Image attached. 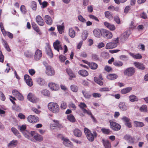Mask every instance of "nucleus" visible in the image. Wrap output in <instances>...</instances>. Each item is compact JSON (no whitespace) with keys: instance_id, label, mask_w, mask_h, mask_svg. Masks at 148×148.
<instances>
[{"instance_id":"nucleus-1","label":"nucleus","mask_w":148,"mask_h":148,"mask_svg":"<svg viewBox=\"0 0 148 148\" xmlns=\"http://www.w3.org/2000/svg\"><path fill=\"white\" fill-rule=\"evenodd\" d=\"M49 110L53 113L57 114L60 111V107L56 103L50 102L48 104Z\"/></svg>"},{"instance_id":"nucleus-2","label":"nucleus","mask_w":148,"mask_h":148,"mask_svg":"<svg viewBox=\"0 0 148 148\" xmlns=\"http://www.w3.org/2000/svg\"><path fill=\"white\" fill-rule=\"evenodd\" d=\"M78 106L81 108L84 113L87 114L89 115H90L91 118L94 121L95 119L92 114L91 112L89 110H86L85 108L87 106L84 103L80 102L78 105Z\"/></svg>"},{"instance_id":"nucleus-3","label":"nucleus","mask_w":148,"mask_h":148,"mask_svg":"<svg viewBox=\"0 0 148 148\" xmlns=\"http://www.w3.org/2000/svg\"><path fill=\"white\" fill-rule=\"evenodd\" d=\"M119 42L118 38L112 40V42H108L106 44V49H110L115 48L117 46Z\"/></svg>"},{"instance_id":"nucleus-4","label":"nucleus","mask_w":148,"mask_h":148,"mask_svg":"<svg viewBox=\"0 0 148 148\" xmlns=\"http://www.w3.org/2000/svg\"><path fill=\"white\" fill-rule=\"evenodd\" d=\"M135 72V69L132 67L128 68L124 71V73L125 75L128 76L133 75Z\"/></svg>"},{"instance_id":"nucleus-5","label":"nucleus","mask_w":148,"mask_h":148,"mask_svg":"<svg viewBox=\"0 0 148 148\" xmlns=\"http://www.w3.org/2000/svg\"><path fill=\"white\" fill-rule=\"evenodd\" d=\"M31 135L33 137L36 141L40 142L42 141L43 139L42 136L36 133L34 131H31Z\"/></svg>"},{"instance_id":"nucleus-6","label":"nucleus","mask_w":148,"mask_h":148,"mask_svg":"<svg viewBox=\"0 0 148 148\" xmlns=\"http://www.w3.org/2000/svg\"><path fill=\"white\" fill-rule=\"evenodd\" d=\"M102 33L103 36L107 39H111L112 37V33L106 29L102 30Z\"/></svg>"},{"instance_id":"nucleus-7","label":"nucleus","mask_w":148,"mask_h":148,"mask_svg":"<svg viewBox=\"0 0 148 148\" xmlns=\"http://www.w3.org/2000/svg\"><path fill=\"white\" fill-rule=\"evenodd\" d=\"M110 127L113 130L118 131L121 128V126L119 124L114 122H110Z\"/></svg>"},{"instance_id":"nucleus-8","label":"nucleus","mask_w":148,"mask_h":148,"mask_svg":"<svg viewBox=\"0 0 148 148\" xmlns=\"http://www.w3.org/2000/svg\"><path fill=\"white\" fill-rule=\"evenodd\" d=\"M28 121L32 123H34L38 121V118L34 115H30L27 118Z\"/></svg>"},{"instance_id":"nucleus-9","label":"nucleus","mask_w":148,"mask_h":148,"mask_svg":"<svg viewBox=\"0 0 148 148\" xmlns=\"http://www.w3.org/2000/svg\"><path fill=\"white\" fill-rule=\"evenodd\" d=\"M25 81L29 86L31 87L33 85V82L31 77L28 75H25L24 76Z\"/></svg>"},{"instance_id":"nucleus-10","label":"nucleus","mask_w":148,"mask_h":148,"mask_svg":"<svg viewBox=\"0 0 148 148\" xmlns=\"http://www.w3.org/2000/svg\"><path fill=\"white\" fill-rule=\"evenodd\" d=\"M46 73L49 76H51L55 74V72L53 68L50 66L46 67Z\"/></svg>"},{"instance_id":"nucleus-11","label":"nucleus","mask_w":148,"mask_h":148,"mask_svg":"<svg viewBox=\"0 0 148 148\" xmlns=\"http://www.w3.org/2000/svg\"><path fill=\"white\" fill-rule=\"evenodd\" d=\"M62 140L63 141V144L66 147H72L73 145L71 141L67 138L62 137Z\"/></svg>"},{"instance_id":"nucleus-12","label":"nucleus","mask_w":148,"mask_h":148,"mask_svg":"<svg viewBox=\"0 0 148 148\" xmlns=\"http://www.w3.org/2000/svg\"><path fill=\"white\" fill-rule=\"evenodd\" d=\"M42 53L41 50L37 49L36 51L34 56V59L36 61L38 60L41 58Z\"/></svg>"},{"instance_id":"nucleus-13","label":"nucleus","mask_w":148,"mask_h":148,"mask_svg":"<svg viewBox=\"0 0 148 148\" xmlns=\"http://www.w3.org/2000/svg\"><path fill=\"white\" fill-rule=\"evenodd\" d=\"M36 20L37 23L40 26H43L45 24L43 19L40 15H38L36 16Z\"/></svg>"},{"instance_id":"nucleus-14","label":"nucleus","mask_w":148,"mask_h":148,"mask_svg":"<svg viewBox=\"0 0 148 148\" xmlns=\"http://www.w3.org/2000/svg\"><path fill=\"white\" fill-rule=\"evenodd\" d=\"M48 86L51 90L55 91L58 90L60 88L58 85L53 82L49 83Z\"/></svg>"},{"instance_id":"nucleus-15","label":"nucleus","mask_w":148,"mask_h":148,"mask_svg":"<svg viewBox=\"0 0 148 148\" xmlns=\"http://www.w3.org/2000/svg\"><path fill=\"white\" fill-rule=\"evenodd\" d=\"M119 109L122 111H126L128 109V107L126 103L124 102H120L119 105Z\"/></svg>"},{"instance_id":"nucleus-16","label":"nucleus","mask_w":148,"mask_h":148,"mask_svg":"<svg viewBox=\"0 0 148 148\" xmlns=\"http://www.w3.org/2000/svg\"><path fill=\"white\" fill-rule=\"evenodd\" d=\"M27 98L29 100L33 103H36L37 101L36 97L32 93H29L28 95Z\"/></svg>"},{"instance_id":"nucleus-17","label":"nucleus","mask_w":148,"mask_h":148,"mask_svg":"<svg viewBox=\"0 0 148 148\" xmlns=\"http://www.w3.org/2000/svg\"><path fill=\"white\" fill-rule=\"evenodd\" d=\"M53 46L55 49L58 52L59 50H62V47L60 44V42L58 40H56L53 43Z\"/></svg>"},{"instance_id":"nucleus-18","label":"nucleus","mask_w":148,"mask_h":148,"mask_svg":"<svg viewBox=\"0 0 148 148\" xmlns=\"http://www.w3.org/2000/svg\"><path fill=\"white\" fill-rule=\"evenodd\" d=\"M66 71L67 74L69 76V79H71L73 78H75L76 76L75 73L72 70L69 68H67L66 69Z\"/></svg>"},{"instance_id":"nucleus-19","label":"nucleus","mask_w":148,"mask_h":148,"mask_svg":"<svg viewBox=\"0 0 148 148\" xmlns=\"http://www.w3.org/2000/svg\"><path fill=\"white\" fill-rule=\"evenodd\" d=\"M97 136V134L95 132H94L93 134L92 133H90L88 135H86V137L88 140L91 142L93 141L95 137Z\"/></svg>"},{"instance_id":"nucleus-20","label":"nucleus","mask_w":148,"mask_h":148,"mask_svg":"<svg viewBox=\"0 0 148 148\" xmlns=\"http://www.w3.org/2000/svg\"><path fill=\"white\" fill-rule=\"evenodd\" d=\"M44 20L46 23L49 25H51L53 23L51 18L48 15H46L44 16Z\"/></svg>"},{"instance_id":"nucleus-21","label":"nucleus","mask_w":148,"mask_h":148,"mask_svg":"<svg viewBox=\"0 0 148 148\" xmlns=\"http://www.w3.org/2000/svg\"><path fill=\"white\" fill-rule=\"evenodd\" d=\"M104 25L111 31H114L115 29V26L107 22L104 23Z\"/></svg>"},{"instance_id":"nucleus-22","label":"nucleus","mask_w":148,"mask_h":148,"mask_svg":"<svg viewBox=\"0 0 148 148\" xmlns=\"http://www.w3.org/2000/svg\"><path fill=\"white\" fill-rule=\"evenodd\" d=\"M134 64L136 68L139 69L143 70L145 68L144 65L142 63L138 62H134Z\"/></svg>"},{"instance_id":"nucleus-23","label":"nucleus","mask_w":148,"mask_h":148,"mask_svg":"<svg viewBox=\"0 0 148 148\" xmlns=\"http://www.w3.org/2000/svg\"><path fill=\"white\" fill-rule=\"evenodd\" d=\"M102 141L105 148H111V144L108 140L107 139H102Z\"/></svg>"},{"instance_id":"nucleus-24","label":"nucleus","mask_w":148,"mask_h":148,"mask_svg":"<svg viewBox=\"0 0 148 148\" xmlns=\"http://www.w3.org/2000/svg\"><path fill=\"white\" fill-rule=\"evenodd\" d=\"M118 77V75L115 73L109 74L107 75L106 77L108 79L111 80H114L117 79Z\"/></svg>"},{"instance_id":"nucleus-25","label":"nucleus","mask_w":148,"mask_h":148,"mask_svg":"<svg viewBox=\"0 0 148 148\" xmlns=\"http://www.w3.org/2000/svg\"><path fill=\"white\" fill-rule=\"evenodd\" d=\"M58 30L60 34H62L64 32V23H63L62 25H57Z\"/></svg>"},{"instance_id":"nucleus-26","label":"nucleus","mask_w":148,"mask_h":148,"mask_svg":"<svg viewBox=\"0 0 148 148\" xmlns=\"http://www.w3.org/2000/svg\"><path fill=\"white\" fill-rule=\"evenodd\" d=\"M132 90L131 87H127L122 89L121 93L122 94H125L130 92Z\"/></svg>"},{"instance_id":"nucleus-27","label":"nucleus","mask_w":148,"mask_h":148,"mask_svg":"<svg viewBox=\"0 0 148 148\" xmlns=\"http://www.w3.org/2000/svg\"><path fill=\"white\" fill-rule=\"evenodd\" d=\"M101 32H102V30L101 31L98 29H95L93 31L94 36L95 37L98 38L100 37L101 35Z\"/></svg>"},{"instance_id":"nucleus-28","label":"nucleus","mask_w":148,"mask_h":148,"mask_svg":"<svg viewBox=\"0 0 148 148\" xmlns=\"http://www.w3.org/2000/svg\"><path fill=\"white\" fill-rule=\"evenodd\" d=\"M73 133L75 136L78 137H80L82 136L81 131L78 129H75L73 131Z\"/></svg>"},{"instance_id":"nucleus-29","label":"nucleus","mask_w":148,"mask_h":148,"mask_svg":"<svg viewBox=\"0 0 148 148\" xmlns=\"http://www.w3.org/2000/svg\"><path fill=\"white\" fill-rule=\"evenodd\" d=\"M22 133L25 137L32 140L31 138L32 137L31 135V132L30 133L28 131L26 130Z\"/></svg>"},{"instance_id":"nucleus-30","label":"nucleus","mask_w":148,"mask_h":148,"mask_svg":"<svg viewBox=\"0 0 148 148\" xmlns=\"http://www.w3.org/2000/svg\"><path fill=\"white\" fill-rule=\"evenodd\" d=\"M134 126L137 127H141L144 125V124L142 122L134 121Z\"/></svg>"},{"instance_id":"nucleus-31","label":"nucleus","mask_w":148,"mask_h":148,"mask_svg":"<svg viewBox=\"0 0 148 148\" xmlns=\"http://www.w3.org/2000/svg\"><path fill=\"white\" fill-rule=\"evenodd\" d=\"M11 130L13 133L19 138H21V136L16 129L14 127L11 128Z\"/></svg>"},{"instance_id":"nucleus-32","label":"nucleus","mask_w":148,"mask_h":148,"mask_svg":"<svg viewBox=\"0 0 148 148\" xmlns=\"http://www.w3.org/2000/svg\"><path fill=\"white\" fill-rule=\"evenodd\" d=\"M78 73L79 75L83 77L86 76L88 74V72L84 70H81L79 71Z\"/></svg>"},{"instance_id":"nucleus-33","label":"nucleus","mask_w":148,"mask_h":148,"mask_svg":"<svg viewBox=\"0 0 148 148\" xmlns=\"http://www.w3.org/2000/svg\"><path fill=\"white\" fill-rule=\"evenodd\" d=\"M36 81L37 83L41 86H44L45 85V81L43 79L38 78L37 79Z\"/></svg>"},{"instance_id":"nucleus-34","label":"nucleus","mask_w":148,"mask_h":148,"mask_svg":"<svg viewBox=\"0 0 148 148\" xmlns=\"http://www.w3.org/2000/svg\"><path fill=\"white\" fill-rule=\"evenodd\" d=\"M129 100L131 102L137 101L138 100V99L137 97L134 95H130L129 97Z\"/></svg>"},{"instance_id":"nucleus-35","label":"nucleus","mask_w":148,"mask_h":148,"mask_svg":"<svg viewBox=\"0 0 148 148\" xmlns=\"http://www.w3.org/2000/svg\"><path fill=\"white\" fill-rule=\"evenodd\" d=\"M17 143V140H13L9 143L8 146L10 147H15L16 146Z\"/></svg>"},{"instance_id":"nucleus-36","label":"nucleus","mask_w":148,"mask_h":148,"mask_svg":"<svg viewBox=\"0 0 148 148\" xmlns=\"http://www.w3.org/2000/svg\"><path fill=\"white\" fill-rule=\"evenodd\" d=\"M129 54L133 58L137 59H141L142 57L141 55L139 53L135 54L133 53H130Z\"/></svg>"},{"instance_id":"nucleus-37","label":"nucleus","mask_w":148,"mask_h":148,"mask_svg":"<svg viewBox=\"0 0 148 148\" xmlns=\"http://www.w3.org/2000/svg\"><path fill=\"white\" fill-rule=\"evenodd\" d=\"M69 35L72 38H74L75 36V32L74 30L72 28H70L69 29Z\"/></svg>"},{"instance_id":"nucleus-38","label":"nucleus","mask_w":148,"mask_h":148,"mask_svg":"<svg viewBox=\"0 0 148 148\" xmlns=\"http://www.w3.org/2000/svg\"><path fill=\"white\" fill-rule=\"evenodd\" d=\"M41 94L44 96H49L50 95V92L49 90L44 89L43 90L40 91Z\"/></svg>"},{"instance_id":"nucleus-39","label":"nucleus","mask_w":148,"mask_h":148,"mask_svg":"<svg viewBox=\"0 0 148 148\" xmlns=\"http://www.w3.org/2000/svg\"><path fill=\"white\" fill-rule=\"evenodd\" d=\"M101 131L103 134L107 135L110 134L111 132L109 129H106L104 128H102L101 129Z\"/></svg>"},{"instance_id":"nucleus-40","label":"nucleus","mask_w":148,"mask_h":148,"mask_svg":"<svg viewBox=\"0 0 148 148\" xmlns=\"http://www.w3.org/2000/svg\"><path fill=\"white\" fill-rule=\"evenodd\" d=\"M89 66L91 69L93 70L96 69L98 67V65L94 62L90 63Z\"/></svg>"},{"instance_id":"nucleus-41","label":"nucleus","mask_w":148,"mask_h":148,"mask_svg":"<svg viewBox=\"0 0 148 148\" xmlns=\"http://www.w3.org/2000/svg\"><path fill=\"white\" fill-rule=\"evenodd\" d=\"M67 119L70 121L74 122L75 121V119L74 116L72 114H70L67 116Z\"/></svg>"},{"instance_id":"nucleus-42","label":"nucleus","mask_w":148,"mask_h":148,"mask_svg":"<svg viewBox=\"0 0 148 148\" xmlns=\"http://www.w3.org/2000/svg\"><path fill=\"white\" fill-rule=\"evenodd\" d=\"M31 8L33 10H36L37 9V4L35 1H32L31 4Z\"/></svg>"},{"instance_id":"nucleus-43","label":"nucleus","mask_w":148,"mask_h":148,"mask_svg":"<svg viewBox=\"0 0 148 148\" xmlns=\"http://www.w3.org/2000/svg\"><path fill=\"white\" fill-rule=\"evenodd\" d=\"M94 80L95 82L100 86H101L103 84V82L101 79H99L97 77H94Z\"/></svg>"},{"instance_id":"nucleus-44","label":"nucleus","mask_w":148,"mask_h":148,"mask_svg":"<svg viewBox=\"0 0 148 148\" xmlns=\"http://www.w3.org/2000/svg\"><path fill=\"white\" fill-rule=\"evenodd\" d=\"M113 64L116 66L120 67L123 65V62L120 61H115L113 63Z\"/></svg>"},{"instance_id":"nucleus-45","label":"nucleus","mask_w":148,"mask_h":148,"mask_svg":"<svg viewBox=\"0 0 148 148\" xmlns=\"http://www.w3.org/2000/svg\"><path fill=\"white\" fill-rule=\"evenodd\" d=\"M128 32L126 31L123 33L122 35V38L123 40L127 39L129 37V35L128 34Z\"/></svg>"},{"instance_id":"nucleus-46","label":"nucleus","mask_w":148,"mask_h":148,"mask_svg":"<svg viewBox=\"0 0 148 148\" xmlns=\"http://www.w3.org/2000/svg\"><path fill=\"white\" fill-rule=\"evenodd\" d=\"M88 36V33L87 31H85L82 33V38L83 40H85Z\"/></svg>"},{"instance_id":"nucleus-47","label":"nucleus","mask_w":148,"mask_h":148,"mask_svg":"<svg viewBox=\"0 0 148 148\" xmlns=\"http://www.w3.org/2000/svg\"><path fill=\"white\" fill-rule=\"evenodd\" d=\"M47 50V53L49 55L50 58H52L53 57V53L52 52L51 50L50 47L49 46L48 47Z\"/></svg>"},{"instance_id":"nucleus-48","label":"nucleus","mask_w":148,"mask_h":148,"mask_svg":"<svg viewBox=\"0 0 148 148\" xmlns=\"http://www.w3.org/2000/svg\"><path fill=\"white\" fill-rule=\"evenodd\" d=\"M111 88H109L108 87L101 88L99 89V91L101 92H108L110 90Z\"/></svg>"},{"instance_id":"nucleus-49","label":"nucleus","mask_w":148,"mask_h":148,"mask_svg":"<svg viewBox=\"0 0 148 148\" xmlns=\"http://www.w3.org/2000/svg\"><path fill=\"white\" fill-rule=\"evenodd\" d=\"M140 110L141 112H145L147 111V107L146 105H143L140 108Z\"/></svg>"},{"instance_id":"nucleus-50","label":"nucleus","mask_w":148,"mask_h":148,"mask_svg":"<svg viewBox=\"0 0 148 148\" xmlns=\"http://www.w3.org/2000/svg\"><path fill=\"white\" fill-rule=\"evenodd\" d=\"M105 14L106 17L108 18L111 19L112 18V16L108 11L105 12Z\"/></svg>"},{"instance_id":"nucleus-51","label":"nucleus","mask_w":148,"mask_h":148,"mask_svg":"<svg viewBox=\"0 0 148 148\" xmlns=\"http://www.w3.org/2000/svg\"><path fill=\"white\" fill-rule=\"evenodd\" d=\"M71 90L73 92H76L77 91L78 88L77 86L75 85H72L71 87Z\"/></svg>"},{"instance_id":"nucleus-52","label":"nucleus","mask_w":148,"mask_h":148,"mask_svg":"<svg viewBox=\"0 0 148 148\" xmlns=\"http://www.w3.org/2000/svg\"><path fill=\"white\" fill-rule=\"evenodd\" d=\"M82 92L85 98L87 99H89L91 97V95L88 94L87 93L85 92L84 91L82 90Z\"/></svg>"},{"instance_id":"nucleus-53","label":"nucleus","mask_w":148,"mask_h":148,"mask_svg":"<svg viewBox=\"0 0 148 148\" xmlns=\"http://www.w3.org/2000/svg\"><path fill=\"white\" fill-rule=\"evenodd\" d=\"M59 59L60 61L62 62H64L66 59V57L62 55H60L59 57Z\"/></svg>"},{"instance_id":"nucleus-54","label":"nucleus","mask_w":148,"mask_h":148,"mask_svg":"<svg viewBox=\"0 0 148 148\" xmlns=\"http://www.w3.org/2000/svg\"><path fill=\"white\" fill-rule=\"evenodd\" d=\"M78 19L81 22L85 23L86 22L85 19L81 15H79L78 16Z\"/></svg>"},{"instance_id":"nucleus-55","label":"nucleus","mask_w":148,"mask_h":148,"mask_svg":"<svg viewBox=\"0 0 148 148\" xmlns=\"http://www.w3.org/2000/svg\"><path fill=\"white\" fill-rule=\"evenodd\" d=\"M26 128V126L25 125H23L20 127L19 126V128L20 129L21 132H22L25 131V130Z\"/></svg>"},{"instance_id":"nucleus-56","label":"nucleus","mask_w":148,"mask_h":148,"mask_svg":"<svg viewBox=\"0 0 148 148\" xmlns=\"http://www.w3.org/2000/svg\"><path fill=\"white\" fill-rule=\"evenodd\" d=\"M20 10L22 12L25 14L26 12V10L25 8V7L24 5H22L20 7Z\"/></svg>"},{"instance_id":"nucleus-57","label":"nucleus","mask_w":148,"mask_h":148,"mask_svg":"<svg viewBox=\"0 0 148 148\" xmlns=\"http://www.w3.org/2000/svg\"><path fill=\"white\" fill-rule=\"evenodd\" d=\"M121 119L122 121L125 122V123L129 122L130 121V119L125 116H123L121 118Z\"/></svg>"},{"instance_id":"nucleus-58","label":"nucleus","mask_w":148,"mask_h":148,"mask_svg":"<svg viewBox=\"0 0 148 148\" xmlns=\"http://www.w3.org/2000/svg\"><path fill=\"white\" fill-rule=\"evenodd\" d=\"M67 107V105L66 103L65 102H62L60 106V108L62 109H64Z\"/></svg>"},{"instance_id":"nucleus-59","label":"nucleus","mask_w":148,"mask_h":148,"mask_svg":"<svg viewBox=\"0 0 148 148\" xmlns=\"http://www.w3.org/2000/svg\"><path fill=\"white\" fill-rule=\"evenodd\" d=\"M3 45L5 48L8 51H10L11 50L9 47L6 42L5 41L4 42Z\"/></svg>"},{"instance_id":"nucleus-60","label":"nucleus","mask_w":148,"mask_h":148,"mask_svg":"<svg viewBox=\"0 0 148 148\" xmlns=\"http://www.w3.org/2000/svg\"><path fill=\"white\" fill-rule=\"evenodd\" d=\"M16 97L20 100L22 101L23 99V96L20 92L18 93V95H17Z\"/></svg>"},{"instance_id":"nucleus-61","label":"nucleus","mask_w":148,"mask_h":148,"mask_svg":"<svg viewBox=\"0 0 148 148\" xmlns=\"http://www.w3.org/2000/svg\"><path fill=\"white\" fill-rule=\"evenodd\" d=\"M0 99L2 101H4L5 99V97L3 93L0 91Z\"/></svg>"},{"instance_id":"nucleus-62","label":"nucleus","mask_w":148,"mask_h":148,"mask_svg":"<svg viewBox=\"0 0 148 148\" xmlns=\"http://www.w3.org/2000/svg\"><path fill=\"white\" fill-rule=\"evenodd\" d=\"M89 17L92 19H94L97 21H99V19L97 17L95 16L92 15H88Z\"/></svg>"},{"instance_id":"nucleus-63","label":"nucleus","mask_w":148,"mask_h":148,"mask_svg":"<svg viewBox=\"0 0 148 148\" xmlns=\"http://www.w3.org/2000/svg\"><path fill=\"white\" fill-rule=\"evenodd\" d=\"M120 59L123 60H128V58L125 55H121L120 56Z\"/></svg>"},{"instance_id":"nucleus-64","label":"nucleus","mask_w":148,"mask_h":148,"mask_svg":"<svg viewBox=\"0 0 148 148\" xmlns=\"http://www.w3.org/2000/svg\"><path fill=\"white\" fill-rule=\"evenodd\" d=\"M114 20L117 24H120V20L118 16H115L114 17Z\"/></svg>"}]
</instances>
